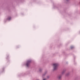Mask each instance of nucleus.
Returning <instances> with one entry per match:
<instances>
[{
	"label": "nucleus",
	"instance_id": "obj_1",
	"mask_svg": "<svg viewBox=\"0 0 80 80\" xmlns=\"http://www.w3.org/2000/svg\"><path fill=\"white\" fill-rule=\"evenodd\" d=\"M54 70H55L57 69V67L58 66V64L57 63H54L53 64Z\"/></svg>",
	"mask_w": 80,
	"mask_h": 80
},
{
	"label": "nucleus",
	"instance_id": "obj_2",
	"mask_svg": "<svg viewBox=\"0 0 80 80\" xmlns=\"http://www.w3.org/2000/svg\"><path fill=\"white\" fill-rule=\"evenodd\" d=\"M31 62V61H27V66L28 67H29V65H30V62Z\"/></svg>",
	"mask_w": 80,
	"mask_h": 80
},
{
	"label": "nucleus",
	"instance_id": "obj_3",
	"mask_svg": "<svg viewBox=\"0 0 80 80\" xmlns=\"http://www.w3.org/2000/svg\"><path fill=\"white\" fill-rule=\"evenodd\" d=\"M62 78V76L59 75L58 77V79H61V78Z\"/></svg>",
	"mask_w": 80,
	"mask_h": 80
},
{
	"label": "nucleus",
	"instance_id": "obj_4",
	"mask_svg": "<svg viewBox=\"0 0 80 80\" xmlns=\"http://www.w3.org/2000/svg\"><path fill=\"white\" fill-rule=\"evenodd\" d=\"M11 19V18L10 17H9L8 18V20H10Z\"/></svg>",
	"mask_w": 80,
	"mask_h": 80
},
{
	"label": "nucleus",
	"instance_id": "obj_5",
	"mask_svg": "<svg viewBox=\"0 0 80 80\" xmlns=\"http://www.w3.org/2000/svg\"><path fill=\"white\" fill-rule=\"evenodd\" d=\"M73 48V46H71V49H72V48Z\"/></svg>",
	"mask_w": 80,
	"mask_h": 80
},
{
	"label": "nucleus",
	"instance_id": "obj_6",
	"mask_svg": "<svg viewBox=\"0 0 80 80\" xmlns=\"http://www.w3.org/2000/svg\"><path fill=\"white\" fill-rule=\"evenodd\" d=\"M43 80H46V79H44Z\"/></svg>",
	"mask_w": 80,
	"mask_h": 80
}]
</instances>
